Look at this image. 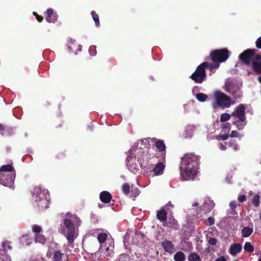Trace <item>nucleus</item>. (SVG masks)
I'll return each mask as SVG.
<instances>
[{"label": "nucleus", "instance_id": "1", "mask_svg": "<svg viewBox=\"0 0 261 261\" xmlns=\"http://www.w3.org/2000/svg\"><path fill=\"white\" fill-rule=\"evenodd\" d=\"M127 156L126 161L128 163H133L138 162L139 163L147 162L151 159V154L148 153V147L146 144L144 143L143 140L136 142L126 152Z\"/></svg>", "mask_w": 261, "mask_h": 261}, {"label": "nucleus", "instance_id": "2", "mask_svg": "<svg viewBox=\"0 0 261 261\" xmlns=\"http://www.w3.org/2000/svg\"><path fill=\"white\" fill-rule=\"evenodd\" d=\"M63 224L67 230L66 238L69 244H73L77 237L78 227L80 225V219L75 215L67 213L65 218L63 220Z\"/></svg>", "mask_w": 261, "mask_h": 261}, {"label": "nucleus", "instance_id": "3", "mask_svg": "<svg viewBox=\"0 0 261 261\" xmlns=\"http://www.w3.org/2000/svg\"><path fill=\"white\" fill-rule=\"evenodd\" d=\"M231 99L229 96L220 91H216L214 92V100L212 102V106L214 111L218 108H221L222 109L229 108L231 104Z\"/></svg>", "mask_w": 261, "mask_h": 261}, {"label": "nucleus", "instance_id": "4", "mask_svg": "<svg viewBox=\"0 0 261 261\" xmlns=\"http://www.w3.org/2000/svg\"><path fill=\"white\" fill-rule=\"evenodd\" d=\"M12 164H6L0 168V184L5 186H11L15 178V171Z\"/></svg>", "mask_w": 261, "mask_h": 261}, {"label": "nucleus", "instance_id": "5", "mask_svg": "<svg viewBox=\"0 0 261 261\" xmlns=\"http://www.w3.org/2000/svg\"><path fill=\"white\" fill-rule=\"evenodd\" d=\"M34 194H36L35 201L39 210H43L48 208L50 202L48 199V191L42 190L40 187H36L34 190Z\"/></svg>", "mask_w": 261, "mask_h": 261}, {"label": "nucleus", "instance_id": "6", "mask_svg": "<svg viewBox=\"0 0 261 261\" xmlns=\"http://www.w3.org/2000/svg\"><path fill=\"white\" fill-rule=\"evenodd\" d=\"M180 175L182 178L188 180L194 179L198 173V168L193 164H180Z\"/></svg>", "mask_w": 261, "mask_h": 261}, {"label": "nucleus", "instance_id": "7", "mask_svg": "<svg viewBox=\"0 0 261 261\" xmlns=\"http://www.w3.org/2000/svg\"><path fill=\"white\" fill-rule=\"evenodd\" d=\"M229 51L226 48L215 49L210 53V58L213 62L219 63L225 62L229 57Z\"/></svg>", "mask_w": 261, "mask_h": 261}, {"label": "nucleus", "instance_id": "8", "mask_svg": "<svg viewBox=\"0 0 261 261\" xmlns=\"http://www.w3.org/2000/svg\"><path fill=\"white\" fill-rule=\"evenodd\" d=\"M196 83L201 84L206 78V73L201 64L198 66L195 71L190 76Z\"/></svg>", "mask_w": 261, "mask_h": 261}, {"label": "nucleus", "instance_id": "9", "mask_svg": "<svg viewBox=\"0 0 261 261\" xmlns=\"http://www.w3.org/2000/svg\"><path fill=\"white\" fill-rule=\"evenodd\" d=\"M255 49H247L241 53L239 55V58L243 64L246 65H249L253 57L255 56Z\"/></svg>", "mask_w": 261, "mask_h": 261}, {"label": "nucleus", "instance_id": "10", "mask_svg": "<svg viewBox=\"0 0 261 261\" xmlns=\"http://www.w3.org/2000/svg\"><path fill=\"white\" fill-rule=\"evenodd\" d=\"M181 160L184 163H200L201 156L195 152H188L184 155Z\"/></svg>", "mask_w": 261, "mask_h": 261}, {"label": "nucleus", "instance_id": "11", "mask_svg": "<svg viewBox=\"0 0 261 261\" xmlns=\"http://www.w3.org/2000/svg\"><path fill=\"white\" fill-rule=\"evenodd\" d=\"M245 107L242 104H240L235 109L234 111L231 114L232 116L237 117L241 121H245Z\"/></svg>", "mask_w": 261, "mask_h": 261}, {"label": "nucleus", "instance_id": "12", "mask_svg": "<svg viewBox=\"0 0 261 261\" xmlns=\"http://www.w3.org/2000/svg\"><path fill=\"white\" fill-rule=\"evenodd\" d=\"M45 18L48 22L55 23L57 21L58 15L53 9L49 8L45 12Z\"/></svg>", "mask_w": 261, "mask_h": 261}, {"label": "nucleus", "instance_id": "13", "mask_svg": "<svg viewBox=\"0 0 261 261\" xmlns=\"http://www.w3.org/2000/svg\"><path fill=\"white\" fill-rule=\"evenodd\" d=\"M252 68L257 73H261V55L256 54L255 55L252 63Z\"/></svg>", "mask_w": 261, "mask_h": 261}, {"label": "nucleus", "instance_id": "14", "mask_svg": "<svg viewBox=\"0 0 261 261\" xmlns=\"http://www.w3.org/2000/svg\"><path fill=\"white\" fill-rule=\"evenodd\" d=\"M162 245L163 247L164 250L167 252L172 253L175 251L174 245L170 241L167 240H164L162 242Z\"/></svg>", "mask_w": 261, "mask_h": 261}, {"label": "nucleus", "instance_id": "15", "mask_svg": "<svg viewBox=\"0 0 261 261\" xmlns=\"http://www.w3.org/2000/svg\"><path fill=\"white\" fill-rule=\"evenodd\" d=\"M242 249V245L239 243H235L230 246L229 253L232 256H236L241 252Z\"/></svg>", "mask_w": 261, "mask_h": 261}, {"label": "nucleus", "instance_id": "16", "mask_svg": "<svg viewBox=\"0 0 261 261\" xmlns=\"http://www.w3.org/2000/svg\"><path fill=\"white\" fill-rule=\"evenodd\" d=\"M99 198L102 202L109 203L112 199V196L108 191H103L100 193Z\"/></svg>", "mask_w": 261, "mask_h": 261}, {"label": "nucleus", "instance_id": "17", "mask_svg": "<svg viewBox=\"0 0 261 261\" xmlns=\"http://www.w3.org/2000/svg\"><path fill=\"white\" fill-rule=\"evenodd\" d=\"M0 133L2 135L9 134L11 135L14 133V129L4 123H0Z\"/></svg>", "mask_w": 261, "mask_h": 261}, {"label": "nucleus", "instance_id": "18", "mask_svg": "<svg viewBox=\"0 0 261 261\" xmlns=\"http://www.w3.org/2000/svg\"><path fill=\"white\" fill-rule=\"evenodd\" d=\"M128 169L136 174H142V164H127Z\"/></svg>", "mask_w": 261, "mask_h": 261}, {"label": "nucleus", "instance_id": "19", "mask_svg": "<svg viewBox=\"0 0 261 261\" xmlns=\"http://www.w3.org/2000/svg\"><path fill=\"white\" fill-rule=\"evenodd\" d=\"M164 226L176 230L179 228V226L177 223V220H175L173 217L170 218L168 222L164 224Z\"/></svg>", "mask_w": 261, "mask_h": 261}, {"label": "nucleus", "instance_id": "20", "mask_svg": "<svg viewBox=\"0 0 261 261\" xmlns=\"http://www.w3.org/2000/svg\"><path fill=\"white\" fill-rule=\"evenodd\" d=\"M205 70L206 69H209L211 71L213 70L219 68L220 66V63L217 62H213V63H208L204 62L201 64Z\"/></svg>", "mask_w": 261, "mask_h": 261}, {"label": "nucleus", "instance_id": "21", "mask_svg": "<svg viewBox=\"0 0 261 261\" xmlns=\"http://www.w3.org/2000/svg\"><path fill=\"white\" fill-rule=\"evenodd\" d=\"M166 208V207H162L157 211L156 218L161 222L165 221L167 220V212Z\"/></svg>", "mask_w": 261, "mask_h": 261}, {"label": "nucleus", "instance_id": "22", "mask_svg": "<svg viewBox=\"0 0 261 261\" xmlns=\"http://www.w3.org/2000/svg\"><path fill=\"white\" fill-rule=\"evenodd\" d=\"M164 168V164H155V166L152 165V171L153 172L155 175H158L163 173Z\"/></svg>", "mask_w": 261, "mask_h": 261}, {"label": "nucleus", "instance_id": "23", "mask_svg": "<svg viewBox=\"0 0 261 261\" xmlns=\"http://www.w3.org/2000/svg\"><path fill=\"white\" fill-rule=\"evenodd\" d=\"M214 205L215 204L213 202H205L201 206V208L204 211V213L206 214L211 211L214 208Z\"/></svg>", "mask_w": 261, "mask_h": 261}, {"label": "nucleus", "instance_id": "24", "mask_svg": "<svg viewBox=\"0 0 261 261\" xmlns=\"http://www.w3.org/2000/svg\"><path fill=\"white\" fill-rule=\"evenodd\" d=\"M155 146L156 148L160 152L165 151L166 146L165 144L164 143L163 141L159 140L156 139H155Z\"/></svg>", "mask_w": 261, "mask_h": 261}, {"label": "nucleus", "instance_id": "25", "mask_svg": "<svg viewBox=\"0 0 261 261\" xmlns=\"http://www.w3.org/2000/svg\"><path fill=\"white\" fill-rule=\"evenodd\" d=\"M143 237V234L139 231L135 232V235L133 237V242L134 244L138 245L140 243V240H142Z\"/></svg>", "mask_w": 261, "mask_h": 261}, {"label": "nucleus", "instance_id": "26", "mask_svg": "<svg viewBox=\"0 0 261 261\" xmlns=\"http://www.w3.org/2000/svg\"><path fill=\"white\" fill-rule=\"evenodd\" d=\"M154 164H142V174H148L152 172V166Z\"/></svg>", "mask_w": 261, "mask_h": 261}, {"label": "nucleus", "instance_id": "27", "mask_svg": "<svg viewBox=\"0 0 261 261\" xmlns=\"http://www.w3.org/2000/svg\"><path fill=\"white\" fill-rule=\"evenodd\" d=\"M253 228L249 227H244L242 231L241 234L243 238H247L249 237L253 232Z\"/></svg>", "mask_w": 261, "mask_h": 261}, {"label": "nucleus", "instance_id": "28", "mask_svg": "<svg viewBox=\"0 0 261 261\" xmlns=\"http://www.w3.org/2000/svg\"><path fill=\"white\" fill-rule=\"evenodd\" d=\"M174 259L175 261H185L186 255L182 251H178L174 254Z\"/></svg>", "mask_w": 261, "mask_h": 261}, {"label": "nucleus", "instance_id": "29", "mask_svg": "<svg viewBox=\"0 0 261 261\" xmlns=\"http://www.w3.org/2000/svg\"><path fill=\"white\" fill-rule=\"evenodd\" d=\"M188 261H201L200 256L195 252L190 253L188 256Z\"/></svg>", "mask_w": 261, "mask_h": 261}, {"label": "nucleus", "instance_id": "30", "mask_svg": "<svg viewBox=\"0 0 261 261\" xmlns=\"http://www.w3.org/2000/svg\"><path fill=\"white\" fill-rule=\"evenodd\" d=\"M225 145H227L228 147L232 148L234 150L236 151L238 149V145L236 140L232 139L228 142H225Z\"/></svg>", "mask_w": 261, "mask_h": 261}, {"label": "nucleus", "instance_id": "31", "mask_svg": "<svg viewBox=\"0 0 261 261\" xmlns=\"http://www.w3.org/2000/svg\"><path fill=\"white\" fill-rule=\"evenodd\" d=\"M244 250L249 252L252 253L254 250V248L253 245L251 244L250 242H246L244 246Z\"/></svg>", "mask_w": 261, "mask_h": 261}, {"label": "nucleus", "instance_id": "32", "mask_svg": "<svg viewBox=\"0 0 261 261\" xmlns=\"http://www.w3.org/2000/svg\"><path fill=\"white\" fill-rule=\"evenodd\" d=\"M35 242L41 244H44L46 241L45 237L41 234L38 233L35 234Z\"/></svg>", "mask_w": 261, "mask_h": 261}, {"label": "nucleus", "instance_id": "33", "mask_svg": "<svg viewBox=\"0 0 261 261\" xmlns=\"http://www.w3.org/2000/svg\"><path fill=\"white\" fill-rule=\"evenodd\" d=\"M91 14L92 18L95 22L96 26L99 27L100 25V22L98 15L96 13L95 11H92Z\"/></svg>", "mask_w": 261, "mask_h": 261}, {"label": "nucleus", "instance_id": "34", "mask_svg": "<svg viewBox=\"0 0 261 261\" xmlns=\"http://www.w3.org/2000/svg\"><path fill=\"white\" fill-rule=\"evenodd\" d=\"M197 99L200 102H204L207 98V96L205 94L199 93L196 95Z\"/></svg>", "mask_w": 261, "mask_h": 261}, {"label": "nucleus", "instance_id": "35", "mask_svg": "<svg viewBox=\"0 0 261 261\" xmlns=\"http://www.w3.org/2000/svg\"><path fill=\"white\" fill-rule=\"evenodd\" d=\"M64 253H62L60 251H56L54 253V259L55 260H58L61 261L63 258Z\"/></svg>", "mask_w": 261, "mask_h": 261}, {"label": "nucleus", "instance_id": "36", "mask_svg": "<svg viewBox=\"0 0 261 261\" xmlns=\"http://www.w3.org/2000/svg\"><path fill=\"white\" fill-rule=\"evenodd\" d=\"M107 239V234L106 233H100L97 236V240L100 244L103 243Z\"/></svg>", "mask_w": 261, "mask_h": 261}, {"label": "nucleus", "instance_id": "37", "mask_svg": "<svg viewBox=\"0 0 261 261\" xmlns=\"http://www.w3.org/2000/svg\"><path fill=\"white\" fill-rule=\"evenodd\" d=\"M122 190L123 193L127 195L130 192L129 185L127 183H125L122 186Z\"/></svg>", "mask_w": 261, "mask_h": 261}, {"label": "nucleus", "instance_id": "38", "mask_svg": "<svg viewBox=\"0 0 261 261\" xmlns=\"http://www.w3.org/2000/svg\"><path fill=\"white\" fill-rule=\"evenodd\" d=\"M252 203L255 207H258L260 204V196L258 195H255L252 198Z\"/></svg>", "mask_w": 261, "mask_h": 261}, {"label": "nucleus", "instance_id": "39", "mask_svg": "<svg viewBox=\"0 0 261 261\" xmlns=\"http://www.w3.org/2000/svg\"><path fill=\"white\" fill-rule=\"evenodd\" d=\"M231 114L228 113H223L220 116V121L221 122H225L230 119L231 117Z\"/></svg>", "mask_w": 261, "mask_h": 261}, {"label": "nucleus", "instance_id": "40", "mask_svg": "<svg viewBox=\"0 0 261 261\" xmlns=\"http://www.w3.org/2000/svg\"><path fill=\"white\" fill-rule=\"evenodd\" d=\"M238 205V203L236 201H232L230 202L229 206L231 210L232 211V214H236L237 212H236V208Z\"/></svg>", "mask_w": 261, "mask_h": 261}, {"label": "nucleus", "instance_id": "41", "mask_svg": "<svg viewBox=\"0 0 261 261\" xmlns=\"http://www.w3.org/2000/svg\"><path fill=\"white\" fill-rule=\"evenodd\" d=\"M244 122V121H240V120H239L234 121L233 122V124L236 125L239 129L241 130L244 128V125H245V123L242 124V123Z\"/></svg>", "mask_w": 261, "mask_h": 261}, {"label": "nucleus", "instance_id": "42", "mask_svg": "<svg viewBox=\"0 0 261 261\" xmlns=\"http://www.w3.org/2000/svg\"><path fill=\"white\" fill-rule=\"evenodd\" d=\"M32 230L35 233H36V234L39 233L42 230L41 226L38 225H34L32 226Z\"/></svg>", "mask_w": 261, "mask_h": 261}, {"label": "nucleus", "instance_id": "43", "mask_svg": "<svg viewBox=\"0 0 261 261\" xmlns=\"http://www.w3.org/2000/svg\"><path fill=\"white\" fill-rule=\"evenodd\" d=\"M215 223V219L213 217H210L205 221L204 224L207 226H211Z\"/></svg>", "mask_w": 261, "mask_h": 261}, {"label": "nucleus", "instance_id": "44", "mask_svg": "<svg viewBox=\"0 0 261 261\" xmlns=\"http://www.w3.org/2000/svg\"><path fill=\"white\" fill-rule=\"evenodd\" d=\"M131 195V197H136L137 196L139 195L140 191L139 189L135 188V189H132V190L130 192Z\"/></svg>", "mask_w": 261, "mask_h": 261}, {"label": "nucleus", "instance_id": "45", "mask_svg": "<svg viewBox=\"0 0 261 261\" xmlns=\"http://www.w3.org/2000/svg\"><path fill=\"white\" fill-rule=\"evenodd\" d=\"M2 246L4 249L6 251L8 249L11 250L12 249V247L8 241L3 242L2 243Z\"/></svg>", "mask_w": 261, "mask_h": 261}, {"label": "nucleus", "instance_id": "46", "mask_svg": "<svg viewBox=\"0 0 261 261\" xmlns=\"http://www.w3.org/2000/svg\"><path fill=\"white\" fill-rule=\"evenodd\" d=\"M221 128L222 129V131L225 132L226 129H227L228 131H229L230 129V124L229 123H224L221 124Z\"/></svg>", "mask_w": 261, "mask_h": 261}, {"label": "nucleus", "instance_id": "47", "mask_svg": "<svg viewBox=\"0 0 261 261\" xmlns=\"http://www.w3.org/2000/svg\"><path fill=\"white\" fill-rule=\"evenodd\" d=\"M229 137V135L227 134L219 135L217 137V139L218 140H226Z\"/></svg>", "mask_w": 261, "mask_h": 261}, {"label": "nucleus", "instance_id": "48", "mask_svg": "<svg viewBox=\"0 0 261 261\" xmlns=\"http://www.w3.org/2000/svg\"><path fill=\"white\" fill-rule=\"evenodd\" d=\"M217 242V240L215 238H210L208 240V243L212 246L216 245Z\"/></svg>", "mask_w": 261, "mask_h": 261}, {"label": "nucleus", "instance_id": "49", "mask_svg": "<svg viewBox=\"0 0 261 261\" xmlns=\"http://www.w3.org/2000/svg\"><path fill=\"white\" fill-rule=\"evenodd\" d=\"M33 15L35 16L36 19L39 22H41L43 20V17L42 16L39 15L36 12H33Z\"/></svg>", "mask_w": 261, "mask_h": 261}, {"label": "nucleus", "instance_id": "50", "mask_svg": "<svg viewBox=\"0 0 261 261\" xmlns=\"http://www.w3.org/2000/svg\"><path fill=\"white\" fill-rule=\"evenodd\" d=\"M238 200L240 202H243L246 200V197L244 195H241L238 197Z\"/></svg>", "mask_w": 261, "mask_h": 261}, {"label": "nucleus", "instance_id": "51", "mask_svg": "<svg viewBox=\"0 0 261 261\" xmlns=\"http://www.w3.org/2000/svg\"><path fill=\"white\" fill-rule=\"evenodd\" d=\"M255 44L257 48H261V36L256 40Z\"/></svg>", "mask_w": 261, "mask_h": 261}, {"label": "nucleus", "instance_id": "52", "mask_svg": "<svg viewBox=\"0 0 261 261\" xmlns=\"http://www.w3.org/2000/svg\"><path fill=\"white\" fill-rule=\"evenodd\" d=\"M230 136L231 137H239V134L237 131L232 130L231 132V134H230Z\"/></svg>", "mask_w": 261, "mask_h": 261}, {"label": "nucleus", "instance_id": "53", "mask_svg": "<svg viewBox=\"0 0 261 261\" xmlns=\"http://www.w3.org/2000/svg\"><path fill=\"white\" fill-rule=\"evenodd\" d=\"M226 258L224 256H221L216 259L215 261H226Z\"/></svg>", "mask_w": 261, "mask_h": 261}, {"label": "nucleus", "instance_id": "54", "mask_svg": "<svg viewBox=\"0 0 261 261\" xmlns=\"http://www.w3.org/2000/svg\"><path fill=\"white\" fill-rule=\"evenodd\" d=\"M227 148V147L225 145L223 144V143L220 144V149L222 150H225Z\"/></svg>", "mask_w": 261, "mask_h": 261}, {"label": "nucleus", "instance_id": "55", "mask_svg": "<svg viewBox=\"0 0 261 261\" xmlns=\"http://www.w3.org/2000/svg\"><path fill=\"white\" fill-rule=\"evenodd\" d=\"M259 218L260 220L261 221V209L259 211Z\"/></svg>", "mask_w": 261, "mask_h": 261}, {"label": "nucleus", "instance_id": "56", "mask_svg": "<svg viewBox=\"0 0 261 261\" xmlns=\"http://www.w3.org/2000/svg\"><path fill=\"white\" fill-rule=\"evenodd\" d=\"M198 205V203L197 202H195L194 203H193V206H196Z\"/></svg>", "mask_w": 261, "mask_h": 261}, {"label": "nucleus", "instance_id": "57", "mask_svg": "<svg viewBox=\"0 0 261 261\" xmlns=\"http://www.w3.org/2000/svg\"><path fill=\"white\" fill-rule=\"evenodd\" d=\"M258 81L261 84V75L258 77Z\"/></svg>", "mask_w": 261, "mask_h": 261}, {"label": "nucleus", "instance_id": "58", "mask_svg": "<svg viewBox=\"0 0 261 261\" xmlns=\"http://www.w3.org/2000/svg\"><path fill=\"white\" fill-rule=\"evenodd\" d=\"M253 194V192L252 191H250L249 193V194L251 195Z\"/></svg>", "mask_w": 261, "mask_h": 261}, {"label": "nucleus", "instance_id": "59", "mask_svg": "<svg viewBox=\"0 0 261 261\" xmlns=\"http://www.w3.org/2000/svg\"><path fill=\"white\" fill-rule=\"evenodd\" d=\"M157 163L160 164V163H163L162 162L158 161Z\"/></svg>", "mask_w": 261, "mask_h": 261}, {"label": "nucleus", "instance_id": "60", "mask_svg": "<svg viewBox=\"0 0 261 261\" xmlns=\"http://www.w3.org/2000/svg\"><path fill=\"white\" fill-rule=\"evenodd\" d=\"M169 204L171 205L170 202H169V203H168L167 205H169Z\"/></svg>", "mask_w": 261, "mask_h": 261}, {"label": "nucleus", "instance_id": "61", "mask_svg": "<svg viewBox=\"0 0 261 261\" xmlns=\"http://www.w3.org/2000/svg\"><path fill=\"white\" fill-rule=\"evenodd\" d=\"M258 261H261V258H259Z\"/></svg>", "mask_w": 261, "mask_h": 261}]
</instances>
